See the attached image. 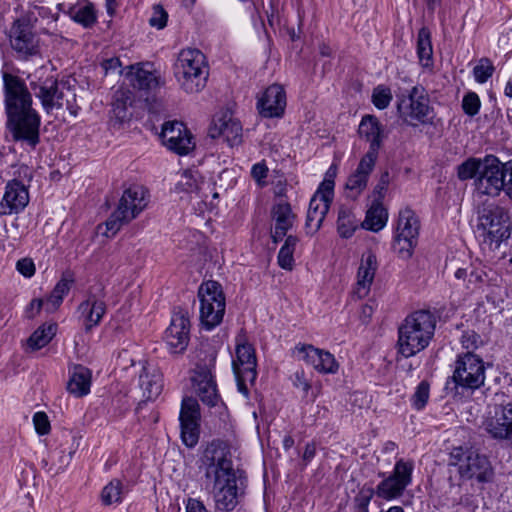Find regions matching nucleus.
<instances>
[{
    "label": "nucleus",
    "mask_w": 512,
    "mask_h": 512,
    "mask_svg": "<svg viewBox=\"0 0 512 512\" xmlns=\"http://www.w3.org/2000/svg\"><path fill=\"white\" fill-rule=\"evenodd\" d=\"M485 363L483 359L468 351L457 355L453 374L447 379L445 390L453 397L473 392L484 385Z\"/></svg>",
    "instance_id": "20e7f679"
},
{
    "label": "nucleus",
    "mask_w": 512,
    "mask_h": 512,
    "mask_svg": "<svg viewBox=\"0 0 512 512\" xmlns=\"http://www.w3.org/2000/svg\"><path fill=\"white\" fill-rule=\"evenodd\" d=\"M74 280L72 277L63 275L56 283L51 293L45 300V310L48 313L56 311L63 302L64 297L69 293Z\"/></svg>",
    "instance_id": "e433bc0d"
},
{
    "label": "nucleus",
    "mask_w": 512,
    "mask_h": 512,
    "mask_svg": "<svg viewBox=\"0 0 512 512\" xmlns=\"http://www.w3.org/2000/svg\"><path fill=\"white\" fill-rule=\"evenodd\" d=\"M299 353L303 354V359L307 364L319 373L335 374L339 369V364L333 354L329 351L319 349L313 345H302L296 348Z\"/></svg>",
    "instance_id": "b1692460"
},
{
    "label": "nucleus",
    "mask_w": 512,
    "mask_h": 512,
    "mask_svg": "<svg viewBox=\"0 0 512 512\" xmlns=\"http://www.w3.org/2000/svg\"><path fill=\"white\" fill-rule=\"evenodd\" d=\"M101 500L107 506L121 502L122 483L117 479L110 481L101 492Z\"/></svg>",
    "instance_id": "49530a36"
},
{
    "label": "nucleus",
    "mask_w": 512,
    "mask_h": 512,
    "mask_svg": "<svg viewBox=\"0 0 512 512\" xmlns=\"http://www.w3.org/2000/svg\"><path fill=\"white\" fill-rule=\"evenodd\" d=\"M449 466L455 467L461 480H476L489 483L493 480L494 470L485 455L471 449L456 447L450 453Z\"/></svg>",
    "instance_id": "0eeeda50"
},
{
    "label": "nucleus",
    "mask_w": 512,
    "mask_h": 512,
    "mask_svg": "<svg viewBox=\"0 0 512 512\" xmlns=\"http://www.w3.org/2000/svg\"><path fill=\"white\" fill-rule=\"evenodd\" d=\"M359 135L369 142V149L364 157L377 160L384 138V127L374 115H365L359 125Z\"/></svg>",
    "instance_id": "5701e85b"
},
{
    "label": "nucleus",
    "mask_w": 512,
    "mask_h": 512,
    "mask_svg": "<svg viewBox=\"0 0 512 512\" xmlns=\"http://www.w3.org/2000/svg\"><path fill=\"white\" fill-rule=\"evenodd\" d=\"M480 337L474 331H467L461 337V343L467 350L477 348Z\"/></svg>",
    "instance_id": "e2e57ef3"
},
{
    "label": "nucleus",
    "mask_w": 512,
    "mask_h": 512,
    "mask_svg": "<svg viewBox=\"0 0 512 512\" xmlns=\"http://www.w3.org/2000/svg\"><path fill=\"white\" fill-rule=\"evenodd\" d=\"M257 360L254 347L249 343H238L236 359L232 362L238 391L248 398V383L253 385L257 378Z\"/></svg>",
    "instance_id": "2eb2a0df"
},
{
    "label": "nucleus",
    "mask_w": 512,
    "mask_h": 512,
    "mask_svg": "<svg viewBox=\"0 0 512 512\" xmlns=\"http://www.w3.org/2000/svg\"><path fill=\"white\" fill-rule=\"evenodd\" d=\"M99 291L103 294L102 287L99 288ZM106 310L107 305L104 301V295H98L90 291L86 299L79 304L77 309L86 332L91 331L100 324L106 314Z\"/></svg>",
    "instance_id": "aec40b11"
},
{
    "label": "nucleus",
    "mask_w": 512,
    "mask_h": 512,
    "mask_svg": "<svg viewBox=\"0 0 512 512\" xmlns=\"http://www.w3.org/2000/svg\"><path fill=\"white\" fill-rule=\"evenodd\" d=\"M44 306V300L41 298H35L27 305L24 311V315L27 319H33L38 315Z\"/></svg>",
    "instance_id": "680f3d73"
},
{
    "label": "nucleus",
    "mask_w": 512,
    "mask_h": 512,
    "mask_svg": "<svg viewBox=\"0 0 512 512\" xmlns=\"http://www.w3.org/2000/svg\"><path fill=\"white\" fill-rule=\"evenodd\" d=\"M147 206L146 190L133 185L124 190L116 210L106 220L104 235L114 236L120 228L135 219Z\"/></svg>",
    "instance_id": "6e6552de"
},
{
    "label": "nucleus",
    "mask_w": 512,
    "mask_h": 512,
    "mask_svg": "<svg viewBox=\"0 0 512 512\" xmlns=\"http://www.w3.org/2000/svg\"><path fill=\"white\" fill-rule=\"evenodd\" d=\"M3 201L9 214L19 213L29 202L28 190L20 181L13 180L6 185Z\"/></svg>",
    "instance_id": "c756f323"
},
{
    "label": "nucleus",
    "mask_w": 512,
    "mask_h": 512,
    "mask_svg": "<svg viewBox=\"0 0 512 512\" xmlns=\"http://www.w3.org/2000/svg\"><path fill=\"white\" fill-rule=\"evenodd\" d=\"M490 413L484 424L486 432L493 439L512 444V402L495 404Z\"/></svg>",
    "instance_id": "f3484780"
},
{
    "label": "nucleus",
    "mask_w": 512,
    "mask_h": 512,
    "mask_svg": "<svg viewBox=\"0 0 512 512\" xmlns=\"http://www.w3.org/2000/svg\"><path fill=\"white\" fill-rule=\"evenodd\" d=\"M377 269L378 262L375 254L372 252L364 254L358 268L357 283L355 289V294L359 298H363L368 295Z\"/></svg>",
    "instance_id": "a878e982"
},
{
    "label": "nucleus",
    "mask_w": 512,
    "mask_h": 512,
    "mask_svg": "<svg viewBox=\"0 0 512 512\" xmlns=\"http://www.w3.org/2000/svg\"><path fill=\"white\" fill-rule=\"evenodd\" d=\"M299 239L296 236H287L283 246L278 253V265L285 270L291 271L294 267V251Z\"/></svg>",
    "instance_id": "a19ab883"
},
{
    "label": "nucleus",
    "mask_w": 512,
    "mask_h": 512,
    "mask_svg": "<svg viewBox=\"0 0 512 512\" xmlns=\"http://www.w3.org/2000/svg\"><path fill=\"white\" fill-rule=\"evenodd\" d=\"M431 39V31L428 27L423 26L419 29L416 50L419 62L424 68L433 67V46Z\"/></svg>",
    "instance_id": "f704fd0d"
},
{
    "label": "nucleus",
    "mask_w": 512,
    "mask_h": 512,
    "mask_svg": "<svg viewBox=\"0 0 512 512\" xmlns=\"http://www.w3.org/2000/svg\"><path fill=\"white\" fill-rule=\"evenodd\" d=\"M505 168L506 162H501L494 155H486L480 174L474 181L476 191L482 195L499 196L505 186Z\"/></svg>",
    "instance_id": "ddd939ff"
},
{
    "label": "nucleus",
    "mask_w": 512,
    "mask_h": 512,
    "mask_svg": "<svg viewBox=\"0 0 512 512\" xmlns=\"http://www.w3.org/2000/svg\"><path fill=\"white\" fill-rule=\"evenodd\" d=\"M200 468L204 470L205 478L213 482L216 510L233 511L239 503L240 493L228 445L219 439L211 441L203 452Z\"/></svg>",
    "instance_id": "f03ea898"
},
{
    "label": "nucleus",
    "mask_w": 512,
    "mask_h": 512,
    "mask_svg": "<svg viewBox=\"0 0 512 512\" xmlns=\"http://www.w3.org/2000/svg\"><path fill=\"white\" fill-rule=\"evenodd\" d=\"M134 97L128 89H118L113 95L111 119L118 124L129 121L132 117V103Z\"/></svg>",
    "instance_id": "7c9ffc66"
},
{
    "label": "nucleus",
    "mask_w": 512,
    "mask_h": 512,
    "mask_svg": "<svg viewBox=\"0 0 512 512\" xmlns=\"http://www.w3.org/2000/svg\"><path fill=\"white\" fill-rule=\"evenodd\" d=\"M102 68L105 70V73L115 72L121 68V61L117 57L105 59L102 62Z\"/></svg>",
    "instance_id": "338daca9"
},
{
    "label": "nucleus",
    "mask_w": 512,
    "mask_h": 512,
    "mask_svg": "<svg viewBox=\"0 0 512 512\" xmlns=\"http://www.w3.org/2000/svg\"><path fill=\"white\" fill-rule=\"evenodd\" d=\"M2 77L6 129L14 142L35 149L40 143L41 116L33 107L32 94L21 77L8 72Z\"/></svg>",
    "instance_id": "f257e3e1"
},
{
    "label": "nucleus",
    "mask_w": 512,
    "mask_h": 512,
    "mask_svg": "<svg viewBox=\"0 0 512 512\" xmlns=\"http://www.w3.org/2000/svg\"><path fill=\"white\" fill-rule=\"evenodd\" d=\"M186 512H209L202 501L189 498L186 505Z\"/></svg>",
    "instance_id": "69168bd1"
},
{
    "label": "nucleus",
    "mask_w": 512,
    "mask_h": 512,
    "mask_svg": "<svg viewBox=\"0 0 512 512\" xmlns=\"http://www.w3.org/2000/svg\"><path fill=\"white\" fill-rule=\"evenodd\" d=\"M174 73L185 92H200L206 86L209 76L205 55L198 49L181 50L174 65Z\"/></svg>",
    "instance_id": "39448f33"
},
{
    "label": "nucleus",
    "mask_w": 512,
    "mask_h": 512,
    "mask_svg": "<svg viewBox=\"0 0 512 512\" xmlns=\"http://www.w3.org/2000/svg\"><path fill=\"white\" fill-rule=\"evenodd\" d=\"M376 161L371 158L362 157L357 168L352 172L345 183V193L347 198L356 200L367 188L371 173L373 172Z\"/></svg>",
    "instance_id": "4be33fe9"
},
{
    "label": "nucleus",
    "mask_w": 512,
    "mask_h": 512,
    "mask_svg": "<svg viewBox=\"0 0 512 512\" xmlns=\"http://www.w3.org/2000/svg\"><path fill=\"white\" fill-rule=\"evenodd\" d=\"M168 20V14L161 5H154L149 23L152 27L163 29Z\"/></svg>",
    "instance_id": "6e6d98bb"
},
{
    "label": "nucleus",
    "mask_w": 512,
    "mask_h": 512,
    "mask_svg": "<svg viewBox=\"0 0 512 512\" xmlns=\"http://www.w3.org/2000/svg\"><path fill=\"white\" fill-rule=\"evenodd\" d=\"M405 489L392 475H389L374 490L379 498L389 501L402 496Z\"/></svg>",
    "instance_id": "ea45409f"
},
{
    "label": "nucleus",
    "mask_w": 512,
    "mask_h": 512,
    "mask_svg": "<svg viewBox=\"0 0 512 512\" xmlns=\"http://www.w3.org/2000/svg\"><path fill=\"white\" fill-rule=\"evenodd\" d=\"M274 229L271 237L274 243L281 241L292 228L295 215L289 203H278L272 209Z\"/></svg>",
    "instance_id": "cd10ccee"
},
{
    "label": "nucleus",
    "mask_w": 512,
    "mask_h": 512,
    "mask_svg": "<svg viewBox=\"0 0 512 512\" xmlns=\"http://www.w3.org/2000/svg\"><path fill=\"white\" fill-rule=\"evenodd\" d=\"M512 223L506 208L487 204L478 212L477 231L483 237V242L497 248L501 242L507 240L511 234Z\"/></svg>",
    "instance_id": "423d86ee"
},
{
    "label": "nucleus",
    "mask_w": 512,
    "mask_h": 512,
    "mask_svg": "<svg viewBox=\"0 0 512 512\" xmlns=\"http://www.w3.org/2000/svg\"><path fill=\"white\" fill-rule=\"evenodd\" d=\"M337 174V166L331 165L325 174L324 180L319 185L317 192L319 194H323V197L326 199L333 198L334 196V179Z\"/></svg>",
    "instance_id": "603ef678"
},
{
    "label": "nucleus",
    "mask_w": 512,
    "mask_h": 512,
    "mask_svg": "<svg viewBox=\"0 0 512 512\" xmlns=\"http://www.w3.org/2000/svg\"><path fill=\"white\" fill-rule=\"evenodd\" d=\"M397 110L400 117L410 125L428 124L432 121L433 108L426 89L422 85L413 86L407 94H397Z\"/></svg>",
    "instance_id": "9d476101"
},
{
    "label": "nucleus",
    "mask_w": 512,
    "mask_h": 512,
    "mask_svg": "<svg viewBox=\"0 0 512 512\" xmlns=\"http://www.w3.org/2000/svg\"><path fill=\"white\" fill-rule=\"evenodd\" d=\"M200 405L193 397H184L181 403L180 423H200Z\"/></svg>",
    "instance_id": "79ce46f5"
},
{
    "label": "nucleus",
    "mask_w": 512,
    "mask_h": 512,
    "mask_svg": "<svg viewBox=\"0 0 512 512\" xmlns=\"http://www.w3.org/2000/svg\"><path fill=\"white\" fill-rule=\"evenodd\" d=\"M376 494L374 488L371 486L364 485L358 492V494L354 497L355 507L358 512L369 511L368 507Z\"/></svg>",
    "instance_id": "864d4df0"
},
{
    "label": "nucleus",
    "mask_w": 512,
    "mask_h": 512,
    "mask_svg": "<svg viewBox=\"0 0 512 512\" xmlns=\"http://www.w3.org/2000/svg\"><path fill=\"white\" fill-rule=\"evenodd\" d=\"M56 330L57 325L55 323H50L48 325L44 324L40 326L28 338V347L34 351L45 347L55 336Z\"/></svg>",
    "instance_id": "4c0bfd02"
},
{
    "label": "nucleus",
    "mask_w": 512,
    "mask_h": 512,
    "mask_svg": "<svg viewBox=\"0 0 512 512\" xmlns=\"http://www.w3.org/2000/svg\"><path fill=\"white\" fill-rule=\"evenodd\" d=\"M139 385L143 390V396L147 400H154L161 394L163 388L162 375L154 368L143 367L139 375Z\"/></svg>",
    "instance_id": "473e14b6"
},
{
    "label": "nucleus",
    "mask_w": 512,
    "mask_h": 512,
    "mask_svg": "<svg viewBox=\"0 0 512 512\" xmlns=\"http://www.w3.org/2000/svg\"><path fill=\"white\" fill-rule=\"evenodd\" d=\"M204 184L198 171L186 170L177 184V189L186 193H198Z\"/></svg>",
    "instance_id": "c03bdc74"
},
{
    "label": "nucleus",
    "mask_w": 512,
    "mask_h": 512,
    "mask_svg": "<svg viewBox=\"0 0 512 512\" xmlns=\"http://www.w3.org/2000/svg\"><path fill=\"white\" fill-rule=\"evenodd\" d=\"M209 135L212 138L223 137L232 147L242 140V125L237 119L225 113L214 120Z\"/></svg>",
    "instance_id": "393cba45"
},
{
    "label": "nucleus",
    "mask_w": 512,
    "mask_h": 512,
    "mask_svg": "<svg viewBox=\"0 0 512 512\" xmlns=\"http://www.w3.org/2000/svg\"><path fill=\"white\" fill-rule=\"evenodd\" d=\"M35 430L39 435H46L50 432V422L44 412H36L33 416Z\"/></svg>",
    "instance_id": "4d7b16f0"
},
{
    "label": "nucleus",
    "mask_w": 512,
    "mask_h": 512,
    "mask_svg": "<svg viewBox=\"0 0 512 512\" xmlns=\"http://www.w3.org/2000/svg\"><path fill=\"white\" fill-rule=\"evenodd\" d=\"M200 301V321L206 330L218 326L224 317L226 298L219 282L208 280L198 288Z\"/></svg>",
    "instance_id": "1a4fd4ad"
},
{
    "label": "nucleus",
    "mask_w": 512,
    "mask_h": 512,
    "mask_svg": "<svg viewBox=\"0 0 512 512\" xmlns=\"http://www.w3.org/2000/svg\"><path fill=\"white\" fill-rule=\"evenodd\" d=\"M413 470V461H405L404 459H399L396 461L391 475L406 488L412 482Z\"/></svg>",
    "instance_id": "a18cd8bd"
},
{
    "label": "nucleus",
    "mask_w": 512,
    "mask_h": 512,
    "mask_svg": "<svg viewBox=\"0 0 512 512\" xmlns=\"http://www.w3.org/2000/svg\"><path fill=\"white\" fill-rule=\"evenodd\" d=\"M91 372L83 365H74L70 370L67 390L75 397H83L90 392Z\"/></svg>",
    "instance_id": "2f4dec72"
},
{
    "label": "nucleus",
    "mask_w": 512,
    "mask_h": 512,
    "mask_svg": "<svg viewBox=\"0 0 512 512\" xmlns=\"http://www.w3.org/2000/svg\"><path fill=\"white\" fill-rule=\"evenodd\" d=\"M215 360L216 355L212 353L203 362L197 363L191 377L195 393L202 403L210 407H214L220 399L213 375Z\"/></svg>",
    "instance_id": "4468645a"
},
{
    "label": "nucleus",
    "mask_w": 512,
    "mask_h": 512,
    "mask_svg": "<svg viewBox=\"0 0 512 512\" xmlns=\"http://www.w3.org/2000/svg\"><path fill=\"white\" fill-rule=\"evenodd\" d=\"M389 185V172L385 171L381 174L380 179L373 190V196L376 201L382 202Z\"/></svg>",
    "instance_id": "bf43d9fd"
},
{
    "label": "nucleus",
    "mask_w": 512,
    "mask_h": 512,
    "mask_svg": "<svg viewBox=\"0 0 512 512\" xmlns=\"http://www.w3.org/2000/svg\"><path fill=\"white\" fill-rule=\"evenodd\" d=\"M30 88L40 100L46 113L49 114L54 109H61L64 106L65 95L59 89V82L55 75L38 77L37 80L30 82Z\"/></svg>",
    "instance_id": "dca6fc26"
},
{
    "label": "nucleus",
    "mask_w": 512,
    "mask_h": 512,
    "mask_svg": "<svg viewBox=\"0 0 512 512\" xmlns=\"http://www.w3.org/2000/svg\"><path fill=\"white\" fill-rule=\"evenodd\" d=\"M495 67L489 58H481L473 68V76L477 83L483 84L492 77Z\"/></svg>",
    "instance_id": "09e8293b"
},
{
    "label": "nucleus",
    "mask_w": 512,
    "mask_h": 512,
    "mask_svg": "<svg viewBox=\"0 0 512 512\" xmlns=\"http://www.w3.org/2000/svg\"><path fill=\"white\" fill-rule=\"evenodd\" d=\"M9 42L18 59L29 60L40 55V38L26 18L13 22L9 30Z\"/></svg>",
    "instance_id": "f8f14e48"
},
{
    "label": "nucleus",
    "mask_w": 512,
    "mask_h": 512,
    "mask_svg": "<svg viewBox=\"0 0 512 512\" xmlns=\"http://www.w3.org/2000/svg\"><path fill=\"white\" fill-rule=\"evenodd\" d=\"M436 323L435 314L429 310L409 314L398 328V353L409 358L427 348L434 337Z\"/></svg>",
    "instance_id": "7ed1b4c3"
},
{
    "label": "nucleus",
    "mask_w": 512,
    "mask_h": 512,
    "mask_svg": "<svg viewBox=\"0 0 512 512\" xmlns=\"http://www.w3.org/2000/svg\"><path fill=\"white\" fill-rule=\"evenodd\" d=\"M358 227L357 219L348 207L342 206L338 211L337 230L342 238H350Z\"/></svg>",
    "instance_id": "58836bf2"
},
{
    "label": "nucleus",
    "mask_w": 512,
    "mask_h": 512,
    "mask_svg": "<svg viewBox=\"0 0 512 512\" xmlns=\"http://www.w3.org/2000/svg\"><path fill=\"white\" fill-rule=\"evenodd\" d=\"M332 200L333 198H324L323 194H319L317 191L312 196L305 222L306 228L311 233H315L320 229L325 216L329 211Z\"/></svg>",
    "instance_id": "bb28decb"
},
{
    "label": "nucleus",
    "mask_w": 512,
    "mask_h": 512,
    "mask_svg": "<svg viewBox=\"0 0 512 512\" xmlns=\"http://www.w3.org/2000/svg\"><path fill=\"white\" fill-rule=\"evenodd\" d=\"M190 321L183 312L174 313L165 331V342L172 353H182L188 346Z\"/></svg>",
    "instance_id": "6ab92c4d"
},
{
    "label": "nucleus",
    "mask_w": 512,
    "mask_h": 512,
    "mask_svg": "<svg viewBox=\"0 0 512 512\" xmlns=\"http://www.w3.org/2000/svg\"><path fill=\"white\" fill-rule=\"evenodd\" d=\"M387 220L388 212L386 208H384L383 203L373 200L366 213L362 227L373 232H378L386 225Z\"/></svg>",
    "instance_id": "c9c22d12"
},
{
    "label": "nucleus",
    "mask_w": 512,
    "mask_h": 512,
    "mask_svg": "<svg viewBox=\"0 0 512 512\" xmlns=\"http://www.w3.org/2000/svg\"><path fill=\"white\" fill-rule=\"evenodd\" d=\"M286 107V93L282 86H269L258 99L257 109L265 118L281 117Z\"/></svg>",
    "instance_id": "412c9836"
},
{
    "label": "nucleus",
    "mask_w": 512,
    "mask_h": 512,
    "mask_svg": "<svg viewBox=\"0 0 512 512\" xmlns=\"http://www.w3.org/2000/svg\"><path fill=\"white\" fill-rule=\"evenodd\" d=\"M181 439L185 446L193 448L200 436V423H180Z\"/></svg>",
    "instance_id": "de8ad7c7"
},
{
    "label": "nucleus",
    "mask_w": 512,
    "mask_h": 512,
    "mask_svg": "<svg viewBox=\"0 0 512 512\" xmlns=\"http://www.w3.org/2000/svg\"><path fill=\"white\" fill-rule=\"evenodd\" d=\"M160 137L168 149L179 155H186L195 147L191 133L179 121L165 122Z\"/></svg>",
    "instance_id": "a211bd4d"
},
{
    "label": "nucleus",
    "mask_w": 512,
    "mask_h": 512,
    "mask_svg": "<svg viewBox=\"0 0 512 512\" xmlns=\"http://www.w3.org/2000/svg\"><path fill=\"white\" fill-rule=\"evenodd\" d=\"M420 222L411 208L400 210L392 243L393 250L403 259L412 256L418 242Z\"/></svg>",
    "instance_id": "9b49d317"
},
{
    "label": "nucleus",
    "mask_w": 512,
    "mask_h": 512,
    "mask_svg": "<svg viewBox=\"0 0 512 512\" xmlns=\"http://www.w3.org/2000/svg\"><path fill=\"white\" fill-rule=\"evenodd\" d=\"M429 395H430L429 383L425 380L421 381L417 385L415 392L411 397V404H412L413 408L416 409L417 411L422 410L426 406V404L429 400Z\"/></svg>",
    "instance_id": "8fccbe9b"
},
{
    "label": "nucleus",
    "mask_w": 512,
    "mask_h": 512,
    "mask_svg": "<svg viewBox=\"0 0 512 512\" xmlns=\"http://www.w3.org/2000/svg\"><path fill=\"white\" fill-rule=\"evenodd\" d=\"M59 10L66 12V4L58 5ZM67 13L75 22L84 27H91L96 22V13L90 2L85 4L68 5Z\"/></svg>",
    "instance_id": "72a5a7b5"
},
{
    "label": "nucleus",
    "mask_w": 512,
    "mask_h": 512,
    "mask_svg": "<svg viewBox=\"0 0 512 512\" xmlns=\"http://www.w3.org/2000/svg\"><path fill=\"white\" fill-rule=\"evenodd\" d=\"M391 89L385 85H378L372 92V103L379 110L386 109L392 101Z\"/></svg>",
    "instance_id": "3c124183"
},
{
    "label": "nucleus",
    "mask_w": 512,
    "mask_h": 512,
    "mask_svg": "<svg viewBox=\"0 0 512 512\" xmlns=\"http://www.w3.org/2000/svg\"><path fill=\"white\" fill-rule=\"evenodd\" d=\"M16 268L24 277L30 278L35 274V264L29 258H22L17 261Z\"/></svg>",
    "instance_id": "052dcab7"
},
{
    "label": "nucleus",
    "mask_w": 512,
    "mask_h": 512,
    "mask_svg": "<svg viewBox=\"0 0 512 512\" xmlns=\"http://www.w3.org/2000/svg\"><path fill=\"white\" fill-rule=\"evenodd\" d=\"M267 175L268 167L264 161L258 162L252 166L251 176L260 187H263L266 184L264 180L267 177Z\"/></svg>",
    "instance_id": "13d9d810"
},
{
    "label": "nucleus",
    "mask_w": 512,
    "mask_h": 512,
    "mask_svg": "<svg viewBox=\"0 0 512 512\" xmlns=\"http://www.w3.org/2000/svg\"><path fill=\"white\" fill-rule=\"evenodd\" d=\"M503 192L512 200V160L506 162Z\"/></svg>",
    "instance_id": "0e129e2a"
},
{
    "label": "nucleus",
    "mask_w": 512,
    "mask_h": 512,
    "mask_svg": "<svg viewBox=\"0 0 512 512\" xmlns=\"http://www.w3.org/2000/svg\"><path fill=\"white\" fill-rule=\"evenodd\" d=\"M127 77L133 88L147 94L155 92L161 85L160 77L155 71L145 69L139 64L130 67Z\"/></svg>",
    "instance_id": "c85d7f7f"
},
{
    "label": "nucleus",
    "mask_w": 512,
    "mask_h": 512,
    "mask_svg": "<svg viewBox=\"0 0 512 512\" xmlns=\"http://www.w3.org/2000/svg\"><path fill=\"white\" fill-rule=\"evenodd\" d=\"M480 98L475 92H468L462 100V109L465 114L473 117L480 110Z\"/></svg>",
    "instance_id": "5fc2aeb1"
},
{
    "label": "nucleus",
    "mask_w": 512,
    "mask_h": 512,
    "mask_svg": "<svg viewBox=\"0 0 512 512\" xmlns=\"http://www.w3.org/2000/svg\"><path fill=\"white\" fill-rule=\"evenodd\" d=\"M294 386H296L297 388H300L302 389V391L304 393H307L310 388H311V385L310 383L304 378V375L303 373H296L295 374V379H294Z\"/></svg>",
    "instance_id": "774afa93"
},
{
    "label": "nucleus",
    "mask_w": 512,
    "mask_h": 512,
    "mask_svg": "<svg viewBox=\"0 0 512 512\" xmlns=\"http://www.w3.org/2000/svg\"><path fill=\"white\" fill-rule=\"evenodd\" d=\"M483 166V158L469 157L457 166V177L461 181L476 179Z\"/></svg>",
    "instance_id": "37998d69"
}]
</instances>
